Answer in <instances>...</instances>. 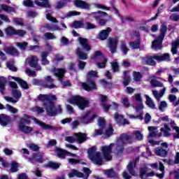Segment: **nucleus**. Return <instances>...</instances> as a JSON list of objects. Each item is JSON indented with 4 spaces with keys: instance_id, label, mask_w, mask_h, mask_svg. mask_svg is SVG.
<instances>
[{
    "instance_id": "13d9d810",
    "label": "nucleus",
    "mask_w": 179,
    "mask_h": 179,
    "mask_svg": "<svg viewBox=\"0 0 179 179\" xmlns=\"http://www.w3.org/2000/svg\"><path fill=\"white\" fill-rule=\"evenodd\" d=\"M96 150H97V148H96V146H92L87 151L88 157H90L94 155H96Z\"/></svg>"
},
{
    "instance_id": "3c124183",
    "label": "nucleus",
    "mask_w": 179,
    "mask_h": 179,
    "mask_svg": "<svg viewBox=\"0 0 179 179\" xmlns=\"http://www.w3.org/2000/svg\"><path fill=\"white\" fill-rule=\"evenodd\" d=\"M179 45V40L176 41L172 43L171 52L174 55L177 54V47Z\"/></svg>"
},
{
    "instance_id": "0eeeda50",
    "label": "nucleus",
    "mask_w": 179,
    "mask_h": 179,
    "mask_svg": "<svg viewBox=\"0 0 179 179\" xmlns=\"http://www.w3.org/2000/svg\"><path fill=\"white\" fill-rule=\"evenodd\" d=\"M135 104H136V118L138 120H142L143 118V112L142 111L144 108L143 99H142V94L137 93L135 95Z\"/></svg>"
},
{
    "instance_id": "f704fd0d",
    "label": "nucleus",
    "mask_w": 179,
    "mask_h": 179,
    "mask_svg": "<svg viewBox=\"0 0 179 179\" xmlns=\"http://www.w3.org/2000/svg\"><path fill=\"white\" fill-rule=\"evenodd\" d=\"M65 73V69H57L55 72V76L59 78L60 82H62V79H64V75Z\"/></svg>"
},
{
    "instance_id": "bf43d9fd",
    "label": "nucleus",
    "mask_w": 179,
    "mask_h": 179,
    "mask_svg": "<svg viewBox=\"0 0 179 179\" xmlns=\"http://www.w3.org/2000/svg\"><path fill=\"white\" fill-rule=\"evenodd\" d=\"M24 6H27V8H34V3L31 0H24L23 1Z\"/></svg>"
},
{
    "instance_id": "4be33fe9",
    "label": "nucleus",
    "mask_w": 179,
    "mask_h": 179,
    "mask_svg": "<svg viewBox=\"0 0 179 179\" xmlns=\"http://www.w3.org/2000/svg\"><path fill=\"white\" fill-rule=\"evenodd\" d=\"M75 136L77 139L78 143H85L87 141V134L78 132L75 134Z\"/></svg>"
},
{
    "instance_id": "bb28decb",
    "label": "nucleus",
    "mask_w": 179,
    "mask_h": 179,
    "mask_svg": "<svg viewBox=\"0 0 179 179\" xmlns=\"http://www.w3.org/2000/svg\"><path fill=\"white\" fill-rule=\"evenodd\" d=\"M56 156L59 159H65L66 157V150L56 147L55 148Z\"/></svg>"
},
{
    "instance_id": "dca6fc26",
    "label": "nucleus",
    "mask_w": 179,
    "mask_h": 179,
    "mask_svg": "<svg viewBox=\"0 0 179 179\" xmlns=\"http://www.w3.org/2000/svg\"><path fill=\"white\" fill-rule=\"evenodd\" d=\"M43 155L44 153L41 152H34L31 157L28 158V162L32 164L34 163V162H36V163L41 164L42 163H44V158L43 157Z\"/></svg>"
},
{
    "instance_id": "a878e982",
    "label": "nucleus",
    "mask_w": 179,
    "mask_h": 179,
    "mask_svg": "<svg viewBox=\"0 0 179 179\" xmlns=\"http://www.w3.org/2000/svg\"><path fill=\"white\" fill-rule=\"evenodd\" d=\"M8 80L3 76L0 77V93L1 94H5V90H6V83Z\"/></svg>"
},
{
    "instance_id": "4468645a",
    "label": "nucleus",
    "mask_w": 179,
    "mask_h": 179,
    "mask_svg": "<svg viewBox=\"0 0 179 179\" xmlns=\"http://www.w3.org/2000/svg\"><path fill=\"white\" fill-rule=\"evenodd\" d=\"M114 120L120 127H125V125H129L130 122L128 120L125 119L124 115H120L118 112L114 113Z\"/></svg>"
},
{
    "instance_id": "393cba45",
    "label": "nucleus",
    "mask_w": 179,
    "mask_h": 179,
    "mask_svg": "<svg viewBox=\"0 0 179 179\" xmlns=\"http://www.w3.org/2000/svg\"><path fill=\"white\" fill-rule=\"evenodd\" d=\"M76 54L81 61H85L88 58L87 53L82 51V48L79 47L76 49Z\"/></svg>"
},
{
    "instance_id": "09e8293b",
    "label": "nucleus",
    "mask_w": 179,
    "mask_h": 179,
    "mask_svg": "<svg viewBox=\"0 0 179 179\" xmlns=\"http://www.w3.org/2000/svg\"><path fill=\"white\" fill-rule=\"evenodd\" d=\"M45 27L47 30H52V31L59 30V27H58V25H52L51 24H45Z\"/></svg>"
},
{
    "instance_id": "680f3d73",
    "label": "nucleus",
    "mask_w": 179,
    "mask_h": 179,
    "mask_svg": "<svg viewBox=\"0 0 179 179\" xmlns=\"http://www.w3.org/2000/svg\"><path fill=\"white\" fill-rule=\"evenodd\" d=\"M111 66L113 72H120V66L118 65V62H112Z\"/></svg>"
},
{
    "instance_id": "a18cd8bd",
    "label": "nucleus",
    "mask_w": 179,
    "mask_h": 179,
    "mask_svg": "<svg viewBox=\"0 0 179 179\" xmlns=\"http://www.w3.org/2000/svg\"><path fill=\"white\" fill-rule=\"evenodd\" d=\"M83 171L84 173V177L83 178V179H88L89 177H90V174H92V170L87 167H83Z\"/></svg>"
},
{
    "instance_id": "39448f33",
    "label": "nucleus",
    "mask_w": 179,
    "mask_h": 179,
    "mask_svg": "<svg viewBox=\"0 0 179 179\" xmlns=\"http://www.w3.org/2000/svg\"><path fill=\"white\" fill-rule=\"evenodd\" d=\"M93 78H97V71L92 70L88 72L87 83H82L83 89L86 90V92H91V90L97 89L96 83L94 82V80H93Z\"/></svg>"
},
{
    "instance_id": "6e6d98bb",
    "label": "nucleus",
    "mask_w": 179,
    "mask_h": 179,
    "mask_svg": "<svg viewBox=\"0 0 179 179\" xmlns=\"http://www.w3.org/2000/svg\"><path fill=\"white\" fill-rule=\"evenodd\" d=\"M99 127L101 129H104L106 128V120L103 117H99L98 120Z\"/></svg>"
},
{
    "instance_id": "6e6552de",
    "label": "nucleus",
    "mask_w": 179,
    "mask_h": 179,
    "mask_svg": "<svg viewBox=\"0 0 179 179\" xmlns=\"http://www.w3.org/2000/svg\"><path fill=\"white\" fill-rule=\"evenodd\" d=\"M159 169L160 170V171H162V173L156 174L155 173V172H149V171L150 170L149 167H145V169H142L141 171V178H145L146 177H153V176H157L158 178H164V173L163 171H164V165H163V164H162L161 162H159Z\"/></svg>"
},
{
    "instance_id": "e433bc0d",
    "label": "nucleus",
    "mask_w": 179,
    "mask_h": 179,
    "mask_svg": "<svg viewBox=\"0 0 179 179\" xmlns=\"http://www.w3.org/2000/svg\"><path fill=\"white\" fill-rule=\"evenodd\" d=\"M0 7L4 12H13V13H16V10L12 6H9L6 4H1Z\"/></svg>"
},
{
    "instance_id": "864d4df0",
    "label": "nucleus",
    "mask_w": 179,
    "mask_h": 179,
    "mask_svg": "<svg viewBox=\"0 0 179 179\" xmlns=\"http://www.w3.org/2000/svg\"><path fill=\"white\" fill-rule=\"evenodd\" d=\"M127 170L131 176H135V170L134 169L133 162L129 163V164L127 165Z\"/></svg>"
},
{
    "instance_id": "9d476101",
    "label": "nucleus",
    "mask_w": 179,
    "mask_h": 179,
    "mask_svg": "<svg viewBox=\"0 0 179 179\" xmlns=\"http://www.w3.org/2000/svg\"><path fill=\"white\" fill-rule=\"evenodd\" d=\"M6 36L7 37H13V36H18V37H24L26 31L23 29H16L12 26H8L4 29Z\"/></svg>"
},
{
    "instance_id": "c03bdc74",
    "label": "nucleus",
    "mask_w": 179,
    "mask_h": 179,
    "mask_svg": "<svg viewBox=\"0 0 179 179\" xmlns=\"http://www.w3.org/2000/svg\"><path fill=\"white\" fill-rule=\"evenodd\" d=\"M10 171L11 173H17V171H19V164H17V162H12Z\"/></svg>"
},
{
    "instance_id": "72a5a7b5",
    "label": "nucleus",
    "mask_w": 179,
    "mask_h": 179,
    "mask_svg": "<svg viewBox=\"0 0 179 179\" xmlns=\"http://www.w3.org/2000/svg\"><path fill=\"white\" fill-rule=\"evenodd\" d=\"M29 64L31 68H37L38 66V58H37V56H32L29 61Z\"/></svg>"
},
{
    "instance_id": "c85d7f7f",
    "label": "nucleus",
    "mask_w": 179,
    "mask_h": 179,
    "mask_svg": "<svg viewBox=\"0 0 179 179\" xmlns=\"http://www.w3.org/2000/svg\"><path fill=\"white\" fill-rule=\"evenodd\" d=\"M91 15H92V17L95 19V20H99V19H101V17H103L104 16H108V13L101 10H99L97 12H92Z\"/></svg>"
},
{
    "instance_id": "7ed1b4c3",
    "label": "nucleus",
    "mask_w": 179,
    "mask_h": 179,
    "mask_svg": "<svg viewBox=\"0 0 179 179\" xmlns=\"http://www.w3.org/2000/svg\"><path fill=\"white\" fill-rule=\"evenodd\" d=\"M24 117H20L18 122V128L21 132L23 134H30L33 132V127H29L31 124V116L27 114L23 115Z\"/></svg>"
},
{
    "instance_id": "2eb2a0df",
    "label": "nucleus",
    "mask_w": 179,
    "mask_h": 179,
    "mask_svg": "<svg viewBox=\"0 0 179 179\" xmlns=\"http://www.w3.org/2000/svg\"><path fill=\"white\" fill-rule=\"evenodd\" d=\"M32 85H34V86H41L44 89H50V90L55 89V87H57V85H55V84L46 85L45 82H44V80H39L37 78L33 79Z\"/></svg>"
},
{
    "instance_id": "8fccbe9b",
    "label": "nucleus",
    "mask_w": 179,
    "mask_h": 179,
    "mask_svg": "<svg viewBox=\"0 0 179 179\" xmlns=\"http://www.w3.org/2000/svg\"><path fill=\"white\" fill-rule=\"evenodd\" d=\"M101 83L105 88L111 89L113 87V83H110L104 79L101 80Z\"/></svg>"
},
{
    "instance_id": "20e7f679",
    "label": "nucleus",
    "mask_w": 179,
    "mask_h": 179,
    "mask_svg": "<svg viewBox=\"0 0 179 179\" xmlns=\"http://www.w3.org/2000/svg\"><path fill=\"white\" fill-rule=\"evenodd\" d=\"M155 59L159 62L162 61H170V55H169V53H165L162 55H154L153 57L146 56L142 58V62L145 65H151L153 66L156 65Z\"/></svg>"
},
{
    "instance_id": "ddd939ff",
    "label": "nucleus",
    "mask_w": 179,
    "mask_h": 179,
    "mask_svg": "<svg viewBox=\"0 0 179 179\" xmlns=\"http://www.w3.org/2000/svg\"><path fill=\"white\" fill-rule=\"evenodd\" d=\"M91 113L92 112L90 110H87L85 115H83L80 117V121L82 124L87 125V124L93 122V120L97 117V115L93 114L92 116H90Z\"/></svg>"
},
{
    "instance_id": "f8f14e48",
    "label": "nucleus",
    "mask_w": 179,
    "mask_h": 179,
    "mask_svg": "<svg viewBox=\"0 0 179 179\" xmlns=\"http://www.w3.org/2000/svg\"><path fill=\"white\" fill-rule=\"evenodd\" d=\"M113 143H110L109 145H104L101 147V152L103 156V159L110 162L113 159L111 156V151L113 150Z\"/></svg>"
},
{
    "instance_id": "7c9ffc66",
    "label": "nucleus",
    "mask_w": 179,
    "mask_h": 179,
    "mask_svg": "<svg viewBox=\"0 0 179 179\" xmlns=\"http://www.w3.org/2000/svg\"><path fill=\"white\" fill-rule=\"evenodd\" d=\"M36 124H39V126L44 129L45 131H53L54 127L50 124H45L44 122H41L40 120L36 121Z\"/></svg>"
},
{
    "instance_id": "4c0bfd02",
    "label": "nucleus",
    "mask_w": 179,
    "mask_h": 179,
    "mask_svg": "<svg viewBox=\"0 0 179 179\" xmlns=\"http://www.w3.org/2000/svg\"><path fill=\"white\" fill-rule=\"evenodd\" d=\"M148 129L150 132L149 138H155L157 135V127L150 126Z\"/></svg>"
},
{
    "instance_id": "de8ad7c7",
    "label": "nucleus",
    "mask_w": 179,
    "mask_h": 179,
    "mask_svg": "<svg viewBox=\"0 0 179 179\" xmlns=\"http://www.w3.org/2000/svg\"><path fill=\"white\" fill-rule=\"evenodd\" d=\"M5 51L9 54V55H15V54H17V49L13 48V46L7 48Z\"/></svg>"
},
{
    "instance_id": "79ce46f5",
    "label": "nucleus",
    "mask_w": 179,
    "mask_h": 179,
    "mask_svg": "<svg viewBox=\"0 0 179 179\" xmlns=\"http://www.w3.org/2000/svg\"><path fill=\"white\" fill-rule=\"evenodd\" d=\"M168 106L169 105L167 104V102H166L165 101H162L159 102L158 108L159 111H161L162 113H164V111H166Z\"/></svg>"
},
{
    "instance_id": "9b49d317",
    "label": "nucleus",
    "mask_w": 179,
    "mask_h": 179,
    "mask_svg": "<svg viewBox=\"0 0 179 179\" xmlns=\"http://www.w3.org/2000/svg\"><path fill=\"white\" fill-rule=\"evenodd\" d=\"M162 121H164L165 122H167L164 124V127L161 128V131L163 132L164 136H170L171 132V129H170V127H171V121L172 120L169 119V116H164L161 118Z\"/></svg>"
},
{
    "instance_id": "e2e57ef3",
    "label": "nucleus",
    "mask_w": 179,
    "mask_h": 179,
    "mask_svg": "<svg viewBox=\"0 0 179 179\" xmlns=\"http://www.w3.org/2000/svg\"><path fill=\"white\" fill-rule=\"evenodd\" d=\"M17 45L19 47V48L24 51V50L27 48V42H18L17 43Z\"/></svg>"
},
{
    "instance_id": "5701e85b",
    "label": "nucleus",
    "mask_w": 179,
    "mask_h": 179,
    "mask_svg": "<svg viewBox=\"0 0 179 179\" xmlns=\"http://www.w3.org/2000/svg\"><path fill=\"white\" fill-rule=\"evenodd\" d=\"M12 79L13 80H15V82H17L18 85H20L22 89H24L25 90H27V89H29V84H27V82H26L23 79L19 77H15V76H13Z\"/></svg>"
},
{
    "instance_id": "774afa93",
    "label": "nucleus",
    "mask_w": 179,
    "mask_h": 179,
    "mask_svg": "<svg viewBox=\"0 0 179 179\" xmlns=\"http://www.w3.org/2000/svg\"><path fill=\"white\" fill-rule=\"evenodd\" d=\"M13 22H14V23H15V24H17L18 26H24V22L22 19L13 18Z\"/></svg>"
},
{
    "instance_id": "aec40b11",
    "label": "nucleus",
    "mask_w": 179,
    "mask_h": 179,
    "mask_svg": "<svg viewBox=\"0 0 179 179\" xmlns=\"http://www.w3.org/2000/svg\"><path fill=\"white\" fill-rule=\"evenodd\" d=\"M112 31L111 28L107 27L106 29H103L99 34L98 38L101 40V41H104V40H107L108 36H110V33Z\"/></svg>"
},
{
    "instance_id": "473e14b6",
    "label": "nucleus",
    "mask_w": 179,
    "mask_h": 179,
    "mask_svg": "<svg viewBox=\"0 0 179 179\" xmlns=\"http://www.w3.org/2000/svg\"><path fill=\"white\" fill-rule=\"evenodd\" d=\"M145 97L146 99V105L150 108H152V110H156V104H155V101H153L152 99H151L148 95H145Z\"/></svg>"
},
{
    "instance_id": "a19ab883",
    "label": "nucleus",
    "mask_w": 179,
    "mask_h": 179,
    "mask_svg": "<svg viewBox=\"0 0 179 179\" xmlns=\"http://www.w3.org/2000/svg\"><path fill=\"white\" fill-rule=\"evenodd\" d=\"M71 2V0H60L57 3L56 8L57 9H62L64 6H66V3Z\"/></svg>"
},
{
    "instance_id": "b1692460",
    "label": "nucleus",
    "mask_w": 179,
    "mask_h": 179,
    "mask_svg": "<svg viewBox=\"0 0 179 179\" xmlns=\"http://www.w3.org/2000/svg\"><path fill=\"white\" fill-rule=\"evenodd\" d=\"M78 40L83 50H85V51H90V50H92V47L90 46L89 43L87 42V38L79 37Z\"/></svg>"
},
{
    "instance_id": "58836bf2",
    "label": "nucleus",
    "mask_w": 179,
    "mask_h": 179,
    "mask_svg": "<svg viewBox=\"0 0 179 179\" xmlns=\"http://www.w3.org/2000/svg\"><path fill=\"white\" fill-rule=\"evenodd\" d=\"M124 78H123V85L124 86H128L131 83V77L128 75V71H124L123 72Z\"/></svg>"
},
{
    "instance_id": "5fc2aeb1",
    "label": "nucleus",
    "mask_w": 179,
    "mask_h": 179,
    "mask_svg": "<svg viewBox=\"0 0 179 179\" xmlns=\"http://www.w3.org/2000/svg\"><path fill=\"white\" fill-rule=\"evenodd\" d=\"M114 134V129L113 128V126H109V127L105 131V135L108 138H110L111 135Z\"/></svg>"
},
{
    "instance_id": "cd10ccee",
    "label": "nucleus",
    "mask_w": 179,
    "mask_h": 179,
    "mask_svg": "<svg viewBox=\"0 0 179 179\" xmlns=\"http://www.w3.org/2000/svg\"><path fill=\"white\" fill-rule=\"evenodd\" d=\"M103 173L105 176L108 177V178H117V177H118L117 172L114 171V169L113 168L110 169L104 170Z\"/></svg>"
},
{
    "instance_id": "69168bd1",
    "label": "nucleus",
    "mask_w": 179,
    "mask_h": 179,
    "mask_svg": "<svg viewBox=\"0 0 179 179\" xmlns=\"http://www.w3.org/2000/svg\"><path fill=\"white\" fill-rule=\"evenodd\" d=\"M13 95L14 96L15 99H20L22 97V92L17 90H13Z\"/></svg>"
},
{
    "instance_id": "412c9836",
    "label": "nucleus",
    "mask_w": 179,
    "mask_h": 179,
    "mask_svg": "<svg viewBox=\"0 0 179 179\" xmlns=\"http://www.w3.org/2000/svg\"><path fill=\"white\" fill-rule=\"evenodd\" d=\"M74 4L76 5V8L90 10V4L83 0H76Z\"/></svg>"
},
{
    "instance_id": "c756f323",
    "label": "nucleus",
    "mask_w": 179,
    "mask_h": 179,
    "mask_svg": "<svg viewBox=\"0 0 179 179\" xmlns=\"http://www.w3.org/2000/svg\"><path fill=\"white\" fill-rule=\"evenodd\" d=\"M69 178H72L73 177H77L78 178H83L85 177V173L80 172L76 169H73L71 173H69Z\"/></svg>"
},
{
    "instance_id": "423d86ee",
    "label": "nucleus",
    "mask_w": 179,
    "mask_h": 179,
    "mask_svg": "<svg viewBox=\"0 0 179 179\" xmlns=\"http://www.w3.org/2000/svg\"><path fill=\"white\" fill-rule=\"evenodd\" d=\"M69 102L70 104H75L77 106L80 110H85V108H87L90 104L89 100L80 95L71 97L69 100Z\"/></svg>"
},
{
    "instance_id": "49530a36",
    "label": "nucleus",
    "mask_w": 179,
    "mask_h": 179,
    "mask_svg": "<svg viewBox=\"0 0 179 179\" xmlns=\"http://www.w3.org/2000/svg\"><path fill=\"white\" fill-rule=\"evenodd\" d=\"M73 27L74 29H83L85 27V24L82 21H74L73 22Z\"/></svg>"
},
{
    "instance_id": "c9c22d12",
    "label": "nucleus",
    "mask_w": 179,
    "mask_h": 179,
    "mask_svg": "<svg viewBox=\"0 0 179 179\" xmlns=\"http://www.w3.org/2000/svg\"><path fill=\"white\" fill-rule=\"evenodd\" d=\"M41 64L42 65H48L50 64V61L47 59V57H48V52L44 51L41 53Z\"/></svg>"
},
{
    "instance_id": "4d7b16f0",
    "label": "nucleus",
    "mask_w": 179,
    "mask_h": 179,
    "mask_svg": "<svg viewBox=\"0 0 179 179\" xmlns=\"http://www.w3.org/2000/svg\"><path fill=\"white\" fill-rule=\"evenodd\" d=\"M43 81L45 82V85H48V83H50V85H54V79L51 76H47L44 78Z\"/></svg>"
},
{
    "instance_id": "2f4dec72",
    "label": "nucleus",
    "mask_w": 179,
    "mask_h": 179,
    "mask_svg": "<svg viewBox=\"0 0 179 179\" xmlns=\"http://www.w3.org/2000/svg\"><path fill=\"white\" fill-rule=\"evenodd\" d=\"M166 92V87H164L160 92H157V90H152V94L154 97L159 101L161 98L164 96V93Z\"/></svg>"
},
{
    "instance_id": "37998d69",
    "label": "nucleus",
    "mask_w": 179,
    "mask_h": 179,
    "mask_svg": "<svg viewBox=\"0 0 179 179\" xmlns=\"http://www.w3.org/2000/svg\"><path fill=\"white\" fill-rule=\"evenodd\" d=\"M155 155L161 156V157H165V156H167V151L163 150V148H157L155 150Z\"/></svg>"
},
{
    "instance_id": "052dcab7",
    "label": "nucleus",
    "mask_w": 179,
    "mask_h": 179,
    "mask_svg": "<svg viewBox=\"0 0 179 179\" xmlns=\"http://www.w3.org/2000/svg\"><path fill=\"white\" fill-rule=\"evenodd\" d=\"M171 127L173 128V129L176 131V134H178L177 136H174V138H179V127L176 125V122L174 121L171 120Z\"/></svg>"
},
{
    "instance_id": "1a4fd4ad",
    "label": "nucleus",
    "mask_w": 179,
    "mask_h": 179,
    "mask_svg": "<svg viewBox=\"0 0 179 179\" xmlns=\"http://www.w3.org/2000/svg\"><path fill=\"white\" fill-rule=\"evenodd\" d=\"M166 31H167V27L165 25H162L161 36H159L157 40L152 41V48H153V50H162V41H163V38H164V34H166Z\"/></svg>"
},
{
    "instance_id": "f3484780",
    "label": "nucleus",
    "mask_w": 179,
    "mask_h": 179,
    "mask_svg": "<svg viewBox=\"0 0 179 179\" xmlns=\"http://www.w3.org/2000/svg\"><path fill=\"white\" fill-rule=\"evenodd\" d=\"M89 159L94 164L103 166V158L101 157V153H100V152H96L92 156L90 157Z\"/></svg>"
},
{
    "instance_id": "a211bd4d",
    "label": "nucleus",
    "mask_w": 179,
    "mask_h": 179,
    "mask_svg": "<svg viewBox=\"0 0 179 179\" xmlns=\"http://www.w3.org/2000/svg\"><path fill=\"white\" fill-rule=\"evenodd\" d=\"M117 45H118V39L114 38H108V47L111 54L117 52Z\"/></svg>"
},
{
    "instance_id": "6ab92c4d",
    "label": "nucleus",
    "mask_w": 179,
    "mask_h": 179,
    "mask_svg": "<svg viewBox=\"0 0 179 179\" xmlns=\"http://www.w3.org/2000/svg\"><path fill=\"white\" fill-rule=\"evenodd\" d=\"M11 122L12 119L10 118V116L3 113L0 114V125H1V127H6L7 125H9Z\"/></svg>"
},
{
    "instance_id": "338daca9",
    "label": "nucleus",
    "mask_w": 179,
    "mask_h": 179,
    "mask_svg": "<svg viewBox=\"0 0 179 179\" xmlns=\"http://www.w3.org/2000/svg\"><path fill=\"white\" fill-rule=\"evenodd\" d=\"M29 148L31 149V150H33V152H38V150H40V147L34 143H31Z\"/></svg>"
},
{
    "instance_id": "0e129e2a",
    "label": "nucleus",
    "mask_w": 179,
    "mask_h": 179,
    "mask_svg": "<svg viewBox=\"0 0 179 179\" xmlns=\"http://www.w3.org/2000/svg\"><path fill=\"white\" fill-rule=\"evenodd\" d=\"M6 107L8 110V111L12 113V114H16V113H17V109H16L15 108L9 104H6Z\"/></svg>"
},
{
    "instance_id": "603ef678",
    "label": "nucleus",
    "mask_w": 179,
    "mask_h": 179,
    "mask_svg": "<svg viewBox=\"0 0 179 179\" xmlns=\"http://www.w3.org/2000/svg\"><path fill=\"white\" fill-rule=\"evenodd\" d=\"M150 85L152 87H162L163 86V84L155 79H152L150 81Z\"/></svg>"
},
{
    "instance_id": "f03ea898",
    "label": "nucleus",
    "mask_w": 179,
    "mask_h": 179,
    "mask_svg": "<svg viewBox=\"0 0 179 179\" xmlns=\"http://www.w3.org/2000/svg\"><path fill=\"white\" fill-rule=\"evenodd\" d=\"M133 138L131 135H128L127 133L120 134V138L116 142L115 152L116 156L121 157L124 153V149L127 143H132Z\"/></svg>"
},
{
    "instance_id": "ea45409f",
    "label": "nucleus",
    "mask_w": 179,
    "mask_h": 179,
    "mask_svg": "<svg viewBox=\"0 0 179 179\" xmlns=\"http://www.w3.org/2000/svg\"><path fill=\"white\" fill-rule=\"evenodd\" d=\"M46 167L49 169H52L53 170H58L59 169V164L54 162L52 161L48 162Z\"/></svg>"
},
{
    "instance_id": "f257e3e1",
    "label": "nucleus",
    "mask_w": 179,
    "mask_h": 179,
    "mask_svg": "<svg viewBox=\"0 0 179 179\" xmlns=\"http://www.w3.org/2000/svg\"><path fill=\"white\" fill-rule=\"evenodd\" d=\"M38 100L43 102V106L49 117H55L58 114L62 113V108L61 105H59L57 108L55 106V102L57 96L55 95H48L41 94L38 96Z\"/></svg>"
}]
</instances>
